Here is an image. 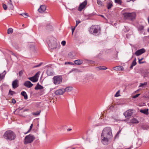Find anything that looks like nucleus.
<instances>
[{
    "mask_svg": "<svg viewBox=\"0 0 149 149\" xmlns=\"http://www.w3.org/2000/svg\"><path fill=\"white\" fill-rule=\"evenodd\" d=\"M67 63L68 64H71V65H74V63H73L71 62H67Z\"/></svg>",
    "mask_w": 149,
    "mask_h": 149,
    "instance_id": "49",
    "label": "nucleus"
},
{
    "mask_svg": "<svg viewBox=\"0 0 149 149\" xmlns=\"http://www.w3.org/2000/svg\"><path fill=\"white\" fill-rule=\"evenodd\" d=\"M77 70V69L73 68L72 70L71 71H70V72H72L73 71H75Z\"/></svg>",
    "mask_w": 149,
    "mask_h": 149,
    "instance_id": "48",
    "label": "nucleus"
},
{
    "mask_svg": "<svg viewBox=\"0 0 149 149\" xmlns=\"http://www.w3.org/2000/svg\"><path fill=\"white\" fill-rule=\"evenodd\" d=\"M130 123L132 124H138L139 123V121L135 118H133L131 119L130 122Z\"/></svg>",
    "mask_w": 149,
    "mask_h": 149,
    "instance_id": "18",
    "label": "nucleus"
},
{
    "mask_svg": "<svg viewBox=\"0 0 149 149\" xmlns=\"http://www.w3.org/2000/svg\"><path fill=\"white\" fill-rule=\"evenodd\" d=\"M73 88L72 87L69 86L66 87L65 89H64L65 92H69L73 90Z\"/></svg>",
    "mask_w": 149,
    "mask_h": 149,
    "instance_id": "27",
    "label": "nucleus"
},
{
    "mask_svg": "<svg viewBox=\"0 0 149 149\" xmlns=\"http://www.w3.org/2000/svg\"><path fill=\"white\" fill-rule=\"evenodd\" d=\"M83 83H84V84H85L86 83V82H84V81H83Z\"/></svg>",
    "mask_w": 149,
    "mask_h": 149,
    "instance_id": "59",
    "label": "nucleus"
},
{
    "mask_svg": "<svg viewBox=\"0 0 149 149\" xmlns=\"http://www.w3.org/2000/svg\"><path fill=\"white\" fill-rule=\"evenodd\" d=\"M147 84L146 82H145L144 83L141 84L139 87H141L143 86L144 85H146Z\"/></svg>",
    "mask_w": 149,
    "mask_h": 149,
    "instance_id": "40",
    "label": "nucleus"
},
{
    "mask_svg": "<svg viewBox=\"0 0 149 149\" xmlns=\"http://www.w3.org/2000/svg\"><path fill=\"white\" fill-rule=\"evenodd\" d=\"M136 58H134V61H132V64H131L132 65L134 66L136 64Z\"/></svg>",
    "mask_w": 149,
    "mask_h": 149,
    "instance_id": "35",
    "label": "nucleus"
},
{
    "mask_svg": "<svg viewBox=\"0 0 149 149\" xmlns=\"http://www.w3.org/2000/svg\"><path fill=\"white\" fill-rule=\"evenodd\" d=\"M120 92V91L118 90L116 93L115 95L114 96L115 97H118L120 95L119 94Z\"/></svg>",
    "mask_w": 149,
    "mask_h": 149,
    "instance_id": "37",
    "label": "nucleus"
},
{
    "mask_svg": "<svg viewBox=\"0 0 149 149\" xmlns=\"http://www.w3.org/2000/svg\"><path fill=\"white\" fill-rule=\"evenodd\" d=\"M138 30L140 32V33L142 32L144 30V26L141 25H139L137 27Z\"/></svg>",
    "mask_w": 149,
    "mask_h": 149,
    "instance_id": "20",
    "label": "nucleus"
},
{
    "mask_svg": "<svg viewBox=\"0 0 149 149\" xmlns=\"http://www.w3.org/2000/svg\"><path fill=\"white\" fill-rule=\"evenodd\" d=\"M97 68L100 70H105L107 69V68L104 66H100L97 67Z\"/></svg>",
    "mask_w": 149,
    "mask_h": 149,
    "instance_id": "29",
    "label": "nucleus"
},
{
    "mask_svg": "<svg viewBox=\"0 0 149 149\" xmlns=\"http://www.w3.org/2000/svg\"><path fill=\"white\" fill-rule=\"evenodd\" d=\"M6 74V72L5 70L2 73L0 74V81L4 78Z\"/></svg>",
    "mask_w": 149,
    "mask_h": 149,
    "instance_id": "26",
    "label": "nucleus"
},
{
    "mask_svg": "<svg viewBox=\"0 0 149 149\" xmlns=\"http://www.w3.org/2000/svg\"><path fill=\"white\" fill-rule=\"evenodd\" d=\"M65 92L64 89H62L57 90L55 93L56 95H63Z\"/></svg>",
    "mask_w": 149,
    "mask_h": 149,
    "instance_id": "13",
    "label": "nucleus"
},
{
    "mask_svg": "<svg viewBox=\"0 0 149 149\" xmlns=\"http://www.w3.org/2000/svg\"><path fill=\"white\" fill-rule=\"evenodd\" d=\"M135 0H127V2H130V1H135Z\"/></svg>",
    "mask_w": 149,
    "mask_h": 149,
    "instance_id": "52",
    "label": "nucleus"
},
{
    "mask_svg": "<svg viewBox=\"0 0 149 149\" xmlns=\"http://www.w3.org/2000/svg\"><path fill=\"white\" fill-rule=\"evenodd\" d=\"M13 29L11 28H10L8 29L7 31V33L8 34H10L13 33Z\"/></svg>",
    "mask_w": 149,
    "mask_h": 149,
    "instance_id": "30",
    "label": "nucleus"
},
{
    "mask_svg": "<svg viewBox=\"0 0 149 149\" xmlns=\"http://www.w3.org/2000/svg\"><path fill=\"white\" fill-rule=\"evenodd\" d=\"M74 30V28L72 29V34H73Z\"/></svg>",
    "mask_w": 149,
    "mask_h": 149,
    "instance_id": "53",
    "label": "nucleus"
},
{
    "mask_svg": "<svg viewBox=\"0 0 149 149\" xmlns=\"http://www.w3.org/2000/svg\"><path fill=\"white\" fill-rule=\"evenodd\" d=\"M54 83L55 85H58L61 83L62 81V79L61 76H54L53 78Z\"/></svg>",
    "mask_w": 149,
    "mask_h": 149,
    "instance_id": "7",
    "label": "nucleus"
},
{
    "mask_svg": "<svg viewBox=\"0 0 149 149\" xmlns=\"http://www.w3.org/2000/svg\"><path fill=\"white\" fill-rule=\"evenodd\" d=\"M140 94H137L136 95H135L133 96V98H136L138 97L140 95Z\"/></svg>",
    "mask_w": 149,
    "mask_h": 149,
    "instance_id": "42",
    "label": "nucleus"
},
{
    "mask_svg": "<svg viewBox=\"0 0 149 149\" xmlns=\"http://www.w3.org/2000/svg\"><path fill=\"white\" fill-rule=\"evenodd\" d=\"M43 88V86L39 84V83H38L37 84L35 88V89L36 90H38L42 89Z\"/></svg>",
    "mask_w": 149,
    "mask_h": 149,
    "instance_id": "23",
    "label": "nucleus"
},
{
    "mask_svg": "<svg viewBox=\"0 0 149 149\" xmlns=\"http://www.w3.org/2000/svg\"><path fill=\"white\" fill-rule=\"evenodd\" d=\"M15 92L11 91L10 89L9 91L8 94L10 95H13L14 94H15Z\"/></svg>",
    "mask_w": 149,
    "mask_h": 149,
    "instance_id": "32",
    "label": "nucleus"
},
{
    "mask_svg": "<svg viewBox=\"0 0 149 149\" xmlns=\"http://www.w3.org/2000/svg\"><path fill=\"white\" fill-rule=\"evenodd\" d=\"M23 74V71L22 70H21L19 72V76H21Z\"/></svg>",
    "mask_w": 149,
    "mask_h": 149,
    "instance_id": "44",
    "label": "nucleus"
},
{
    "mask_svg": "<svg viewBox=\"0 0 149 149\" xmlns=\"http://www.w3.org/2000/svg\"><path fill=\"white\" fill-rule=\"evenodd\" d=\"M20 15H21L22 16L24 17L25 18H27V17L28 16V14L27 13H23L20 14Z\"/></svg>",
    "mask_w": 149,
    "mask_h": 149,
    "instance_id": "38",
    "label": "nucleus"
},
{
    "mask_svg": "<svg viewBox=\"0 0 149 149\" xmlns=\"http://www.w3.org/2000/svg\"><path fill=\"white\" fill-rule=\"evenodd\" d=\"M113 6V2L111 0H109L107 3V7L108 9L111 8Z\"/></svg>",
    "mask_w": 149,
    "mask_h": 149,
    "instance_id": "16",
    "label": "nucleus"
},
{
    "mask_svg": "<svg viewBox=\"0 0 149 149\" xmlns=\"http://www.w3.org/2000/svg\"><path fill=\"white\" fill-rule=\"evenodd\" d=\"M145 51V49L143 48L136 51L135 53V54L136 56H139L144 53Z\"/></svg>",
    "mask_w": 149,
    "mask_h": 149,
    "instance_id": "11",
    "label": "nucleus"
},
{
    "mask_svg": "<svg viewBox=\"0 0 149 149\" xmlns=\"http://www.w3.org/2000/svg\"><path fill=\"white\" fill-rule=\"evenodd\" d=\"M72 130V129H67V131H69Z\"/></svg>",
    "mask_w": 149,
    "mask_h": 149,
    "instance_id": "57",
    "label": "nucleus"
},
{
    "mask_svg": "<svg viewBox=\"0 0 149 149\" xmlns=\"http://www.w3.org/2000/svg\"><path fill=\"white\" fill-rule=\"evenodd\" d=\"M40 72H38L33 77H29L28 79L33 82H37L38 80Z\"/></svg>",
    "mask_w": 149,
    "mask_h": 149,
    "instance_id": "8",
    "label": "nucleus"
},
{
    "mask_svg": "<svg viewBox=\"0 0 149 149\" xmlns=\"http://www.w3.org/2000/svg\"><path fill=\"white\" fill-rule=\"evenodd\" d=\"M3 8L5 10H6L7 9V5L5 4H3Z\"/></svg>",
    "mask_w": 149,
    "mask_h": 149,
    "instance_id": "39",
    "label": "nucleus"
},
{
    "mask_svg": "<svg viewBox=\"0 0 149 149\" xmlns=\"http://www.w3.org/2000/svg\"><path fill=\"white\" fill-rule=\"evenodd\" d=\"M113 138L112 130L109 127L105 128L103 130L101 135V139L102 143L104 145H107L109 142Z\"/></svg>",
    "mask_w": 149,
    "mask_h": 149,
    "instance_id": "1",
    "label": "nucleus"
},
{
    "mask_svg": "<svg viewBox=\"0 0 149 149\" xmlns=\"http://www.w3.org/2000/svg\"><path fill=\"white\" fill-rule=\"evenodd\" d=\"M133 66H133V65H131V66H130V69H132L133 67Z\"/></svg>",
    "mask_w": 149,
    "mask_h": 149,
    "instance_id": "54",
    "label": "nucleus"
},
{
    "mask_svg": "<svg viewBox=\"0 0 149 149\" xmlns=\"http://www.w3.org/2000/svg\"><path fill=\"white\" fill-rule=\"evenodd\" d=\"M56 40V39L54 37L50 38L48 43L49 47L51 49H54L57 48V44Z\"/></svg>",
    "mask_w": 149,
    "mask_h": 149,
    "instance_id": "4",
    "label": "nucleus"
},
{
    "mask_svg": "<svg viewBox=\"0 0 149 149\" xmlns=\"http://www.w3.org/2000/svg\"><path fill=\"white\" fill-rule=\"evenodd\" d=\"M141 143V140H139L138 141V142L137 143Z\"/></svg>",
    "mask_w": 149,
    "mask_h": 149,
    "instance_id": "56",
    "label": "nucleus"
},
{
    "mask_svg": "<svg viewBox=\"0 0 149 149\" xmlns=\"http://www.w3.org/2000/svg\"><path fill=\"white\" fill-rule=\"evenodd\" d=\"M81 22L79 21H76V26L78 25Z\"/></svg>",
    "mask_w": 149,
    "mask_h": 149,
    "instance_id": "46",
    "label": "nucleus"
},
{
    "mask_svg": "<svg viewBox=\"0 0 149 149\" xmlns=\"http://www.w3.org/2000/svg\"><path fill=\"white\" fill-rule=\"evenodd\" d=\"M123 67L121 66H118L115 67L114 69L115 70L117 71H123Z\"/></svg>",
    "mask_w": 149,
    "mask_h": 149,
    "instance_id": "22",
    "label": "nucleus"
},
{
    "mask_svg": "<svg viewBox=\"0 0 149 149\" xmlns=\"http://www.w3.org/2000/svg\"><path fill=\"white\" fill-rule=\"evenodd\" d=\"M148 31L149 32V28L148 29Z\"/></svg>",
    "mask_w": 149,
    "mask_h": 149,
    "instance_id": "60",
    "label": "nucleus"
},
{
    "mask_svg": "<svg viewBox=\"0 0 149 149\" xmlns=\"http://www.w3.org/2000/svg\"><path fill=\"white\" fill-rule=\"evenodd\" d=\"M123 15L125 19L131 21L134 20L136 17V14L134 13H125L123 14Z\"/></svg>",
    "mask_w": 149,
    "mask_h": 149,
    "instance_id": "6",
    "label": "nucleus"
},
{
    "mask_svg": "<svg viewBox=\"0 0 149 149\" xmlns=\"http://www.w3.org/2000/svg\"><path fill=\"white\" fill-rule=\"evenodd\" d=\"M87 4V1L85 0L83 2L80 4L78 8V10L79 11H82Z\"/></svg>",
    "mask_w": 149,
    "mask_h": 149,
    "instance_id": "10",
    "label": "nucleus"
},
{
    "mask_svg": "<svg viewBox=\"0 0 149 149\" xmlns=\"http://www.w3.org/2000/svg\"><path fill=\"white\" fill-rule=\"evenodd\" d=\"M120 132H121V130H119L118 132L117 133L116 136H117V135H118L120 133Z\"/></svg>",
    "mask_w": 149,
    "mask_h": 149,
    "instance_id": "50",
    "label": "nucleus"
},
{
    "mask_svg": "<svg viewBox=\"0 0 149 149\" xmlns=\"http://www.w3.org/2000/svg\"><path fill=\"white\" fill-rule=\"evenodd\" d=\"M144 59L143 57L141 59H140L138 58L139 60V64L143 63L146 62L145 61L141 62V61Z\"/></svg>",
    "mask_w": 149,
    "mask_h": 149,
    "instance_id": "33",
    "label": "nucleus"
},
{
    "mask_svg": "<svg viewBox=\"0 0 149 149\" xmlns=\"http://www.w3.org/2000/svg\"><path fill=\"white\" fill-rule=\"evenodd\" d=\"M100 16H101V17H102L103 18H105V17L104 16V15H100Z\"/></svg>",
    "mask_w": 149,
    "mask_h": 149,
    "instance_id": "55",
    "label": "nucleus"
},
{
    "mask_svg": "<svg viewBox=\"0 0 149 149\" xmlns=\"http://www.w3.org/2000/svg\"><path fill=\"white\" fill-rule=\"evenodd\" d=\"M133 110L132 109H129L125 112L123 114L126 118H128L131 116L133 113Z\"/></svg>",
    "mask_w": 149,
    "mask_h": 149,
    "instance_id": "9",
    "label": "nucleus"
},
{
    "mask_svg": "<svg viewBox=\"0 0 149 149\" xmlns=\"http://www.w3.org/2000/svg\"><path fill=\"white\" fill-rule=\"evenodd\" d=\"M46 10V7L44 5H41L40 8L38 10L39 12L41 13L44 12Z\"/></svg>",
    "mask_w": 149,
    "mask_h": 149,
    "instance_id": "12",
    "label": "nucleus"
},
{
    "mask_svg": "<svg viewBox=\"0 0 149 149\" xmlns=\"http://www.w3.org/2000/svg\"><path fill=\"white\" fill-rule=\"evenodd\" d=\"M89 31L91 34L95 36H98L100 34L101 29L98 26H92L89 30Z\"/></svg>",
    "mask_w": 149,
    "mask_h": 149,
    "instance_id": "3",
    "label": "nucleus"
},
{
    "mask_svg": "<svg viewBox=\"0 0 149 149\" xmlns=\"http://www.w3.org/2000/svg\"><path fill=\"white\" fill-rule=\"evenodd\" d=\"M4 138L7 140L11 141L14 140L16 137L15 134L12 131H6L3 135Z\"/></svg>",
    "mask_w": 149,
    "mask_h": 149,
    "instance_id": "2",
    "label": "nucleus"
},
{
    "mask_svg": "<svg viewBox=\"0 0 149 149\" xmlns=\"http://www.w3.org/2000/svg\"><path fill=\"white\" fill-rule=\"evenodd\" d=\"M67 62H65V64H67Z\"/></svg>",
    "mask_w": 149,
    "mask_h": 149,
    "instance_id": "61",
    "label": "nucleus"
},
{
    "mask_svg": "<svg viewBox=\"0 0 149 149\" xmlns=\"http://www.w3.org/2000/svg\"><path fill=\"white\" fill-rule=\"evenodd\" d=\"M22 26H24V24H22Z\"/></svg>",
    "mask_w": 149,
    "mask_h": 149,
    "instance_id": "58",
    "label": "nucleus"
},
{
    "mask_svg": "<svg viewBox=\"0 0 149 149\" xmlns=\"http://www.w3.org/2000/svg\"><path fill=\"white\" fill-rule=\"evenodd\" d=\"M140 111L143 113L144 114H145L146 115H148L149 113H148V109H141L140 110Z\"/></svg>",
    "mask_w": 149,
    "mask_h": 149,
    "instance_id": "24",
    "label": "nucleus"
},
{
    "mask_svg": "<svg viewBox=\"0 0 149 149\" xmlns=\"http://www.w3.org/2000/svg\"><path fill=\"white\" fill-rule=\"evenodd\" d=\"M33 126V124H32L31 125V126H30L29 129V130L27 131V132H26L24 133V134H27V133L31 131V129L32 128Z\"/></svg>",
    "mask_w": 149,
    "mask_h": 149,
    "instance_id": "31",
    "label": "nucleus"
},
{
    "mask_svg": "<svg viewBox=\"0 0 149 149\" xmlns=\"http://www.w3.org/2000/svg\"><path fill=\"white\" fill-rule=\"evenodd\" d=\"M115 2L119 5H121L122 3V1L121 0H115Z\"/></svg>",
    "mask_w": 149,
    "mask_h": 149,
    "instance_id": "34",
    "label": "nucleus"
},
{
    "mask_svg": "<svg viewBox=\"0 0 149 149\" xmlns=\"http://www.w3.org/2000/svg\"><path fill=\"white\" fill-rule=\"evenodd\" d=\"M83 61L82 60L78 59L75 60L74 61V63L76 65H80L83 63Z\"/></svg>",
    "mask_w": 149,
    "mask_h": 149,
    "instance_id": "21",
    "label": "nucleus"
},
{
    "mask_svg": "<svg viewBox=\"0 0 149 149\" xmlns=\"http://www.w3.org/2000/svg\"><path fill=\"white\" fill-rule=\"evenodd\" d=\"M11 54H12V55H13V56H15V57H17V56H16V55H15V54H14V53H13V52H12V53H11Z\"/></svg>",
    "mask_w": 149,
    "mask_h": 149,
    "instance_id": "51",
    "label": "nucleus"
},
{
    "mask_svg": "<svg viewBox=\"0 0 149 149\" xmlns=\"http://www.w3.org/2000/svg\"><path fill=\"white\" fill-rule=\"evenodd\" d=\"M16 102L15 100L14 99H13L12 100V102L13 104H15L16 103Z\"/></svg>",
    "mask_w": 149,
    "mask_h": 149,
    "instance_id": "47",
    "label": "nucleus"
},
{
    "mask_svg": "<svg viewBox=\"0 0 149 149\" xmlns=\"http://www.w3.org/2000/svg\"><path fill=\"white\" fill-rule=\"evenodd\" d=\"M14 47L17 49L19 50L20 49V47L18 45H15L14 46Z\"/></svg>",
    "mask_w": 149,
    "mask_h": 149,
    "instance_id": "41",
    "label": "nucleus"
},
{
    "mask_svg": "<svg viewBox=\"0 0 149 149\" xmlns=\"http://www.w3.org/2000/svg\"><path fill=\"white\" fill-rule=\"evenodd\" d=\"M46 73L48 76H50L54 75V72L50 69H48L46 71Z\"/></svg>",
    "mask_w": 149,
    "mask_h": 149,
    "instance_id": "17",
    "label": "nucleus"
},
{
    "mask_svg": "<svg viewBox=\"0 0 149 149\" xmlns=\"http://www.w3.org/2000/svg\"><path fill=\"white\" fill-rule=\"evenodd\" d=\"M97 4L100 5V6H104V4L103 3L102 1L100 0H97Z\"/></svg>",
    "mask_w": 149,
    "mask_h": 149,
    "instance_id": "28",
    "label": "nucleus"
},
{
    "mask_svg": "<svg viewBox=\"0 0 149 149\" xmlns=\"http://www.w3.org/2000/svg\"><path fill=\"white\" fill-rule=\"evenodd\" d=\"M41 65V63H40L38 65H37L34 66H33V68H35L38 67L40 66Z\"/></svg>",
    "mask_w": 149,
    "mask_h": 149,
    "instance_id": "45",
    "label": "nucleus"
},
{
    "mask_svg": "<svg viewBox=\"0 0 149 149\" xmlns=\"http://www.w3.org/2000/svg\"><path fill=\"white\" fill-rule=\"evenodd\" d=\"M8 5L10 9L11 10H13L14 7L12 3V2L11 0H9V1L8 2Z\"/></svg>",
    "mask_w": 149,
    "mask_h": 149,
    "instance_id": "19",
    "label": "nucleus"
},
{
    "mask_svg": "<svg viewBox=\"0 0 149 149\" xmlns=\"http://www.w3.org/2000/svg\"><path fill=\"white\" fill-rule=\"evenodd\" d=\"M24 85L27 88H30L32 86L33 84L29 81H26L24 83Z\"/></svg>",
    "mask_w": 149,
    "mask_h": 149,
    "instance_id": "15",
    "label": "nucleus"
},
{
    "mask_svg": "<svg viewBox=\"0 0 149 149\" xmlns=\"http://www.w3.org/2000/svg\"><path fill=\"white\" fill-rule=\"evenodd\" d=\"M21 94L22 96L24 97L25 99L27 100L28 99V97L25 91H22L21 93Z\"/></svg>",
    "mask_w": 149,
    "mask_h": 149,
    "instance_id": "25",
    "label": "nucleus"
},
{
    "mask_svg": "<svg viewBox=\"0 0 149 149\" xmlns=\"http://www.w3.org/2000/svg\"><path fill=\"white\" fill-rule=\"evenodd\" d=\"M40 113V111H37L36 112H34L32 113L33 115H35L36 116H38L39 115Z\"/></svg>",
    "mask_w": 149,
    "mask_h": 149,
    "instance_id": "36",
    "label": "nucleus"
},
{
    "mask_svg": "<svg viewBox=\"0 0 149 149\" xmlns=\"http://www.w3.org/2000/svg\"><path fill=\"white\" fill-rule=\"evenodd\" d=\"M35 137L34 135L31 134L26 136L24 139V144L25 145L31 143L35 139Z\"/></svg>",
    "mask_w": 149,
    "mask_h": 149,
    "instance_id": "5",
    "label": "nucleus"
},
{
    "mask_svg": "<svg viewBox=\"0 0 149 149\" xmlns=\"http://www.w3.org/2000/svg\"><path fill=\"white\" fill-rule=\"evenodd\" d=\"M61 43L63 45H65L66 44V42L65 41H62Z\"/></svg>",
    "mask_w": 149,
    "mask_h": 149,
    "instance_id": "43",
    "label": "nucleus"
},
{
    "mask_svg": "<svg viewBox=\"0 0 149 149\" xmlns=\"http://www.w3.org/2000/svg\"><path fill=\"white\" fill-rule=\"evenodd\" d=\"M12 86L13 88L14 89L18 87L19 86L18 80L16 79L13 81L12 82Z\"/></svg>",
    "mask_w": 149,
    "mask_h": 149,
    "instance_id": "14",
    "label": "nucleus"
}]
</instances>
